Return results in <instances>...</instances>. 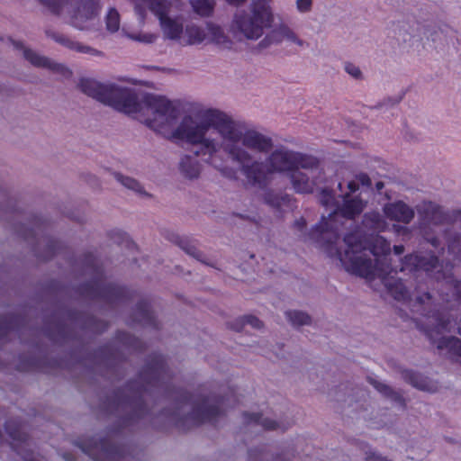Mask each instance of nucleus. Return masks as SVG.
<instances>
[{
    "label": "nucleus",
    "mask_w": 461,
    "mask_h": 461,
    "mask_svg": "<svg viewBox=\"0 0 461 461\" xmlns=\"http://www.w3.org/2000/svg\"><path fill=\"white\" fill-rule=\"evenodd\" d=\"M171 380L166 357L157 353L149 355L137 377L113 393V405L124 414L107 429L104 437L78 438L77 445L93 461H128L129 447L119 442L123 429L148 415L144 395L153 389L167 390Z\"/></svg>",
    "instance_id": "1"
},
{
    "label": "nucleus",
    "mask_w": 461,
    "mask_h": 461,
    "mask_svg": "<svg viewBox=\"0 0 461 461\" xmlns=\"http://www.w3.org/2000/svg\"><path fill=\"white\" fill-rule=\"evenodd\" d=\"M365 206L366 203L359 196L351 197L349 194H345L343 203L338 205L328 218L322 216L307 233V237L330 257L338 256L347 272L366 279H373L375 276L381 278L388 286L390 293L394 294V298L400 300L403 298V284L399 281L393 289V285L386 282V276L391 272L390 266L379 258L373 264L366 254V250H370L374 256L387 254L390 251V244L384 239L377 237L370 243L366 236L352 231L344 236L343 240L347 249L343 255L336 246L340 236L334 223L337 215L339 214L347 220H354L362 213Z\"/></svg>",
    "instance_id": "2"
},
{
    "label": "nucleus",
    "mask_w": 461,
    "mask_h": 461,
    "mask_svg": "<svg viewBox=\"0 0 461 461\" xmlns=\"http://www.w3.org/2000/svg\"><path fill=\"white\" fill-rule=\"evenodd\" d=\"M78 87L86 95L127 114L150 112L152 118L143 122L154 131L165 135L178 116V111L165 96L147 94L141 102L131 89L114 84L105 85L92 78H81Z\"/></svg>",
    "instance_id": "3"
},
{
    "label": "nucleus",
    "mask_w": 461,
    "mask_h": 461,
    "mask_svg": "<svg viewBox=\"0 0 461 461\" xmlns=\"http://www.w3.org/2000/svg\"><path fill=\"white\" fill-rule=\"evenodd\" d=\"M201 122L197 123L190 115L185 116L178 127L172 132L171 138L185 140L188 143L201 142L210 128L215 129L222 138V149L230 143L260 153H268L273 148V140L255 130L243 131L241 123L234 122L226 113L216 110L207 109L200 114Z\"/></svg>",
    "instance_id": "4"
},
{
    "label": "nucleus",
    "mask_w": 461,
    "mask_h": 461,
    "mask_svg": "<svg viewBox=\"0 0 461 461\" xmlns=\"http://www.w3.org/2000/svg\"><path fill=\"white\" fill-rule=\"evenodd\" d=\"M225 401L229 399L221 395H194L181 390L178 392L175 410L171 412L163 410L162 414L172 420L179 429L187 430L203 423H214L221 415Z\"/></svg>",
    "instance_id": "5"
},
{
    "label": "nucleus",
    "mask_w": 461,
    "mask_h": 461,
    "mask_svg": "<svg viewBox=\"0 0 461 461\" xmlns=\"http://www.w3.org/2000/svg\"><path fill=\"white\" fill-rule=\"evenodd\" d=\"M83 265L86 270L91 271L95 276L92 280L77 287V292L82 297L111 303L127 302L135 298V292L129 287L105 283L104 269L93 253L88 252L84 255Z\"/></svg>",
    "instance_id": "6"
},
{
    "label": "nucleus",
    "mask_w": 461,
    "mask_h": 461,
    "mask_svg": "<svg viewBox=\"0 0 461 461\" xmlns=\"http://www.w3.org/2000/svg\"><path fill=\"white\" fill-rule=\"evenodd\" d=\"M271 0H254L250 13L239 12L233 19L234 26L249 40L262 36L264 29L271 27L274 16L268 2Z\"/></svg>",
    "instance_id": "7"
},
{
    "label": "nucleus",
    "mask_w": 461,
    "mask_h": 461,
    "mask_svg": "<svg viewBox=\"0 0 461 461\" xmlns=\"http://www.w3.org/2000/svg\"><path fill=\"white\" fill-rule=\"evenodd\" d=\"M200 144V149L194 151V157L190 155H185L180 161V171L183 176L189 179L197 178L201 173V165L197 161L196 158L200 156H206L203 158L206 163L212 165L218 170H220L224 176L228 177H235L236 172L229 167H223L222 162L218 158L217 144L213 140H209L203 136V140Z\"/></svg>",
    "instance_id": "8"
},
{
    "label": "nucleus",
    "mask_w": 461,
    "mask_h": 461,
    "mask_svg": "<svg viewBox=\"0 0 461 461\" xmlns=\"http://www.w3.org/2000/svg\"><path fill=\"white\" fill-rule=\"evenodd\" d=\"M224 152L241 166V172L250 185L261 188L267 185V172L263 162L251 161V155L235 143L225 145Z\"/></svg>",
    "instance_id": "9"
},
{
    "label": "nucleus",
    "mask_w": 461,
    "mask_h": 461,
    "mask_svg": "<svg viewBox=\"0 0 461 461\" xmlns=\"http://www.w3.org/2000/svg\"><path fill=\"white\" fill-rule=\"evenodd\" d=\"M102 9L99 0H79L71 17V24L79 30L88 28V23L95 19Z\"/></svg>",
    "instance_id": "10"
},
{
    "label": "nucleus",
    "mask_w": 461,
    "mask_h": 461,
    "mask_svg": "<svg viewBox=\"0 0 461 461\" xmlns=\"http://www.w3.org/2000/svg\"><path fill=\"white\" fill-rule=\"evenodd\" d=\"M270 172H291L295 170V151L285 147L275 149L267 158Z\"/></svg>",
    "instance_id": "11"
},
{
    "label": "nucleus",
    "mask_w": 461,
    "mask_h": 461,
    "mask_svg": "<svg viewBox=\"0 0 461 461\" xmlns=\"http://www.w3.org/2000/svg\"><path fill=\"white\" fill-rule=\"evenodd\" d=\"M26 325L27 320L22 314L8 313L0 315V342L5 341L13 331L22 332Z\"/></svg>",
    "instance_id": "12"
},
{
    "label": "nucleus",
    "mask_w": 461,
    "mask_h": 461,
    "mask_svg": "<svg viewBox=\"0 0 461 461\" xmlns=\"http://www.w3.org/2000/svg\"><path fill=\"white\" fill-rule=\"evenodd\" d=\"M23 56L26 60L35 67L49 68L53 72L61 74L65 77L72 76V71L62 64L55 63L50 59L41 56L30 49L23 50Z\"/></svg>",
    "instance_id": "13"
},
{
    "label": "nucleus",
    "mask_w": 461,
    "mask_h": 461,
    "mask_svg": "<svg viewBox=\"0 0 461 461\" xmlns=\"http://www.w3.org/2000/svg\"><path fill=\"white\" fill-rule=\"evenodd\" d=\"M46 34L51 39H53L56 42L59 43L60 45L64 46L65 48L70 50H74L79 53L90 54L93 56H99L102 54L101 51L90 46H86L78 41H76L63 33L55 32L48 30L46 31Z\"/></svg>",
    "instance_id": "14"
},
{
    "label": "nucleus",
    "mask_w": 461,
    "mask_h": 461,
    "mask_svg": "<svg viewBox=\"0 0 461 461\" xmlns=\"http://www.w3.org/2000/svg\"><path fill=\"white\" fill-rule=\"evenodd\" d=\"M133 321L143 326L158 329V321L151 311V303L148 299L139 301L133 312Z\"/></svg>",
    "instance_id": "15"
},
{
    "label": "nucleus",
    "mask_w": 461,
    "mask_h": 461,
    "mask_svg": "<svg viewBox=\"0 0 461 461\" xmlns=\"http://www.w3.org/2000/svg\"><path fill=\"white\" fill-rule=\"evenodd\" d=\"M284 39H287L293 42H295L297 45L302 46L303 41L298 39L296 35L291 31L287 26L281 25L278 28L273 30L269 34H267L258 44L260 49H264L268 47L273 43H277L282 41Z\"/></svg>",
    "instance_id": "16"
},
{
    "label": "nucleus",
    "mask_w": 461,
    "mask_h": 461,
    "mask_svg": "<svg viewBox=\"0 0 461 461\" xmlns=\"http://www.w3.org/2000/svg\"><path fill=\"white\" fill-rule=\"evenodd\" d=\"M44 335L55 343H61L70 338V329L62 321H47L43 328Z\"/></svg>",
    "instance_id": "17"
},
{
    "label": "nucleus",
    "mask_w": 461,
    "mask_h": 461,
    "mask_svg": "<svg viewBox=\"0 0 461 461\" xmlns=\"http://www.w3.org/2000/svg\"><path fill=\"white\" fill-rule=\"evenodd\" d=\"M94 357L100 358L102 363L114 367L120 366L122 362L119 350L111 343H107L95 350Z\"/></svg>",
    "instance_id": "18"
},
{
    "label": "nucleus",
    "mask_w": 461,
    "mask_h": 461,
    "mask_svg": "<svg viewBox=\"0 0 461 461\" xmlns=\"http://www.w3.org/2000/svg\"><path fill=\"white\" fill-rule=\"evenodd\" d=\"M294 189L299 194H311L313 192L314 183L309 176L300 170H294L290 174Z\"/></svg>",
    "instance_id": "19"
},
{
    "label": "nucleus",
    "mask_w": 461,
    "mask_h": 461,
    "mask_svg": "<svg viewBox=\"0 0 461 461\" xmlns=\"http://www.w3.org/2000/svg\"><path fill=\"white\" fill-rule=\"evenodd\" d=\"M243 418L246 424L260 425L266 430H276L281 427V424H279L277 421L267 418H263L262 413L259 412L250 413L244 411Z\"/></svg>",
    "instance_id": "20"
},
{
    "label": "nucleus",
    "mask_w": 461,
    "mask_h": 461,
    "mask_svg": "<svg viewBox=\"0 0 461 461\" xmlns=\"http://www.w3.org/2000/svg\"><path fill=\"white\" fill-rule=\"evenodd\" d=\"M46 359L34 356L21 355L17 364V370L21 372H34L43 369Z\"/></svg>",
    "instance_id": "21"
},
{
    "label": "nucleus",
    "mask_w": 461,
    "mask_h": 461,
    "mask_svg": "<svg viewBox=\"0 0 461 461\" xmlns=\"http://www.w3.org/2000/svg\"><path fill=\"white\" fill-rule=\"evenodd\" d=\"M165 36L170 40H177L183 32V24L168 15L159 19Z\"/></svg>",
    "instance_id": "22"
},
{
    "label": "nucleus",
    "mask_w": 461,
    "mask_h": 461,
    "mask_svg": "<svg viewBox=\"0 0 461 461\" xmlns=\"http://www.w3.org/2000/svg\"><path fill=\"white\" fill-rule=\"evenodd\" d=\"M5 430L14 441L25 443L28 440V434L20 421L13 419L7 420L5 423Z\"/></svg>",
    "instance_id": "23"
},
{
    "label": "nucleus",
    "mask_w": 461,
    "mask_h": 461,
    "mask_svg": "<svg viewBox=\"0 0 461 461\" xmlns=\"http://www.w3.org/2000/svg\"><path fill=\"white\" fill-rule=\"evenodd\" d=\"M115 339L126 348L141 352L145 348L144 343L137 337L126 331H118Z\"/></svg>",
    "instance_id": "24"
},
{
    "label": "nucleus",
    "mask_w": 461,
    "mask_h": 461,
    "mask_svg": "<svg viewBox=\"0 0 461 461\" xmlns=\"http://www.w3.org/2000/svg\"><path fill=\"white\" fill-rule=\"evenodd\" d=\"M246 325H249L254 329L260 330L263 328V322L254 315H244L229 323L230 330L241 331Z\"/></svg>",
    "instance_id": "25"
},
{
    "label": "nucleus",
    "mask_w": 461,
    "mask_h": 461,
    "mask_svg": "<svg viewBox=\"0 0 461 461\" xmlns=\"http://www.w3.org/2000/svg\"><path fill=\"white\" fill-rule=\"evenodd\" d=\"M167 239H168L171 242L178 245L188 255H191L192 257L200 260L202 253L194 244L191 243L187 238L180 237L177 234L171 233L170 235L167 236Z\"/></svg>",
    "instance_id": "26"
},
{
    "label": "nucleus",
    "mask_w": 461,
    "mask_h": 461,
    "mask_svg": "<svg viewBox=\"0 0 461 461\" xmlns=\"http://www.w3.org/2000/svg\"><path fill=\"white\" fill-rule=\"evenodd\" d=\"M207 31L211 41L215 44L223 47H230L231 45V41L219 25L213 24L212 23H208Z\"/></svg>",
    "instance_id": "27"
},
{
    "label": "nucleus",
    "mask_w": 461,
    "mask_h": 461,
    "mask_svg": "<svg viewBox=\"0 0 461 461\" xmlns=\"http://www.w3.org/2000/svg\"><path fill=\"white\" fill-rule=\"evenodd\" d=\"M411 264L414 265L416 268L430 271L437 267L438 259L434 257H430L429 258H419L418 256L405 257V265Z\"/></svg>",
    "instance_id": "28"
},
{
    "label": "nucleus",
    "mask_w": 461,
    "mask_h": 461,
    "mask_svg": "<svg viewBox=\"0 0 461 461\" xmlns=\"http://www.w3.org/2000/svg\"><path fill=\"white\" fill-rule=\"evenodd\" d=\"M109 237L111 240L116 243L119 246L125 247L128 249L133 250L137 249V245L135 242L130 238V236L121 230H113L109 232Z\"/></svg>",
    "instance_id": "29"
},
{
    "label": "nucleus",
    "mask_w": 461,
    "mask_h": 461,
    "mask_svg": "<svg viewBox=\"0 0 461 461\" xmlns=\"http://www.w3.org/2000/svg\"><path fill=\"white\" fill-rule=\"evenodd\" d=\"M409 380L410 384L412 386L420 390L429 393H433L438 390V384L435 382L428 379L427 377H423L420 375H411Z\"/></svg>",
    "instance_id": "30"
},
{
    "label": "nucleus",
    "mask_w": 461,
    "mask_h": 461,
    "mask_svg": "<svg viewBox=\"0 0 461 461\" xmlns=\"http://www.w3.org/2000/svg\"><path fill=\"white\" fill-rule=\"evenodd\" d=\"M319 164V160L315 157L295 151V170H299V167L317 169Z\"/></svg>",
    "instance_id": "31"
},
{
    "label": "nucleus",
    "mask_w": 461,
    "mask_h": 461,
    "mask_svg": "<svg viewBox=\"0 0 461 461\" xmlns=\"http://www.w3.org/2000/svg\"><path fill=\"white\" fill-rule=\"evenodd\" d=\"M194 11L203 17H209L214 10L213 0H190Z\"/></svg>",
    "instance_id": "32"
},
{
    "label": "nucleus",
    "mask_w": 461,
    "mask_h": 461,
    "mask_svg": "<svg viewBox=\"0 0 461 461\" xmlns=\"http://www.w3.org/2000/svg\"><path fill=\"white\" fill-rule=\"evenodd\" d=\"M384 212L390 220L403 221V201L386 204L384 208Z\"/></svg>",
    "instance_id": "33"
},
{
    "label": "nucleus",
    "mask_w": 461,
    "mask_h": 461,
    "mask_svg": "<svg viewBox=\"0 0 461 461\" xmlns=\"http://www.w3.org/2000/svg\"><path fill=\"white\" fill-rule=\"evenodd\" d=\"M419 211L420 213L424 214L425 219L438 221L441 217V209L439 206L430 203L425 202L420 207Z\"/></svg>",
    "instance_id": "34"
},
{
    "label": "nucleus",
    "mask_w": 461,
    "mask_h": 461,
    "mask_svg": "<svg viewBox=\"0 0 461 461\" xmlns=\"http://www.w3.org/2000/svg\"><path fill=\"white\" fill-rule=\"evenodd\" d=\"M185 34L188 38L187 42L191 45L203 42L206 36L204 31L196 25L186 26Z\"/></svg>",
    "instance_id": "35"
},
{
    "label": "nucleus",
    "mask_w": 461,
    "mask_h": 461,
    "mask_svg": "<svg viewBox=\"0 0 461 461\" xmlns=\"http://www.w3.org/2000/svg\"><path fill=\"white\" fill-rule=\"evenodd\" d=\"M150 11L159 19L167 16L169 3L167 0H147Z\"/></svg>",
    "instance_id": "36"
},
{
    "label": "nucleus",
    "mask_w": 461,
    "mask_h": 461,
    "mask_svg": "<svg viewBox=\"0 0 461 461\" xmlns=\"http://www.w3.org/2000/svg\"><path fill=\"white\" fill-rule=\"evenodd\" d=\"M285 315L293 326H302L311 322V317L301 311H287Z\"/></svg>",
    "instance_id": "37"
},
{
    "label": "nucleus",
    "mask_w": 461,
    "mask_h": 461,
    "mask_svg": "<svg viewBox=\"0 0 461 461\" xmlns=\"http://www.w3.org/2000/svg\"><path fill=\"white\" fill-rule=\"evenodd\" d=\"M369 383L384 397L389 398L393 401H399L401 396L399 393H395L390 386L387 384L378 382L375 379L369 378Z\"/></svg>",
    "instance_id": "38"
},
{
    "label": "nucleus",
    "mask_w": 461,
    "mask_h": 461,
    "mask_svg": "<svg viewBox=\"0 0 461 461\" xmlns=\"http://www.w3.org/2000/svg\"><path fill=\"white\" fill-rule=\"evenodd\" d=\"M106 29L111 32H116L120 28V14L118 11L112 7L109 9L105 17Z\"/></svg>",
    "instance_id": "39"
},
{
    "label": "nucleus",
    "mask_w": 461,
    "mask_h": 461,
    "mask_svg": "<svg viewBox=\"0 0 461 461\" xmlns=\"http://www.w3.org/2000/svg\"><path fill=\"white\" fill-rule=\"evenodd\" d=\"M115 178L118 180V182H120L126 188L133 190L139 194H147L143 191V187L140 185V184L134 178L124 176L119 173L115 174Z\"/></svg>",
    "instance_id": "40"
},
{
    "label": "nucleus",
    "mask_w": 461,
    "mask_h": 461,
    "mask_svg": "<svg viewBox=\"0 0 461 461\" xmlns=\"http://www.w3.org/2000/svg\"><path fill=\"white\" fill-rule=\"evenodd\" d=\"M319 200L321 205L325 207H333L336 205V199L333 190L323 188L319 195Z\"/></svg>",
    "instance_id": "41"
},
{
    "label": "nucleus",
    "mask_w": 461,
    "mask_h": 461,
    "mask_svg": "<svg viewBox=\"0 0 461 461\" xmlns=\"http://www.w3.org/2000/svg\"><path fill=\"white\" fill-rule=\"evenodd\" d=\"M69 0H40L53 14H59L65 4Z\"/></svg>",
    "instance_id": "42"
},
{
    "label": "nucleus",
    "mask_w": 461,
    "mask_h": 461,
    "mask_svg": "<svg viewBox=\"0 0 461 461\" xmlns=\"http://www.w3.org/2000/svg\"><path fill=\"white\" fill-rule=\"evenodd\" d=\"M60 243L58 240H51L47 245V255L43 257L44 260H50L55 255L59 253Z\"/></svg>",
    "instance_id": "43"
},
{
    "label": "nucleus",
    "mask_w": 461,
    "mask_h": 461,
    "mask_svg": "<svg viewBox=\"0 0 461 461\" xmlns=\"http://www.w3.org/2000/svg\"><path fill=\"white\" fill-rule=\"evenodd\" d=\"M267 456L268 453L264 449H249V458L251 461H263L267 457Z\"/></svg>",
    "instance_id": "44"
},
{
    "label": "nucleus",
    "mask_w": 461,
    "mask_h": 461,
    "mask_svg": "<svg viewBox=\"0 0 461 461\" xmlns=\"http://www.w3.org/2000/svg\"><path fill=\"white\" fill-rule=\"evenodd\" d=\"M312 0H297L296 7L299 12L306 13L309 12L312 8Z\"/></svg>",
    "instance_id": "45"
},
{
    "label": "nucleus",
    "mask_w": 461,
    "mask_h": 461,
    "mask_svg": "<svg viewBox=\"0 0 461 461\" xmlns=\"http://www.w3.org/2000/svg\"><path fill=\"white\" fill-rule=\"evenodd\" d=\"M345 70L355 78H359L361 77V71L359 68L352 63H347L345 65Z\"/></svg>",
    "instance_id": "46"
},
{
    "label": "nucleus",
    "mask_w": 461,
    "mask_h": 461,
    "mask_svg": "<svg viewBox=\"0 0 461 461\" xmlns=\"http://www.w3.org/2000/svg\"><path fill=\"white\" fill-rule=\"evenodd\" d=\"M364 219L365 221H373L375 223V227H378V223L381 220L380 215L378 213L365 214Z\"/></svg>",
    "instance_id": "47"
},
{
    "label": "nucleus",
    "mask_w": 461,
    "mask_h": 461,
    "mask_svg": "<svg viewBox=\"0 0 461 461\" xmlns=\"http://www.w3.org/2000/svg\"><path fill=\"white\" fill-rule=\"evenodd\" d=\"M306 220L303 218V217H301L300 219L296 220L294 222V227L298 230V231H303L306 228Z\"/></svg>",
    "instance_id": "48"
},
{
    "label": "nucleus",
    "mask_w": 461,
    "mask_h": 461,
    "mask_svg": "<svg viewBox=\"0 0 461 461\" xmlns=\"http://www.w3.org/2000/svg\"><path fill=\"white\" fill-rule=\"evenodd\" d=\"M401 99H402L401 96H399L398 98H395V99L389 98L386 103L379 104L377 105V108L381 109L384 106H391V107H393L394 104H398L401 102Z\"/></svg>",
    "instance_id": "49"
},
{
    "label": "nucleus",
    "mask_w": 461,
    "mask_h": 461,
    "mask_svg": "<svg viewBox=\"0 0 461 461\" xmlns=\"http://www.w3.org/2000/svg\"><path fill=\"white\" fill-rule=\"evenodd\" d=\"M357 178L362 185L370 186L372 184L370 177L366 174H360Z\"/></svg>",
    "instance_id": "50"
},
{
    "label": "nucleus",
    "mask_w": 461,
    "mask_h": 461,
    "mask_svg": "<svg viewBox=\"0 0 461 461\" xmlns=\"http://www.w3.org/2000/svg\"><path fill=\"white\" fill-rule=\"evenodd\" d=\"M348 188L349 190L348 194H351L358 190V188H359L358 183H357L356 181H353V180L349 181L348 183Z\"/></svg>",
    "instance_id": "51"
},
{
    "label": "nucleus",
    "mask_w": 461,
    "mask_h": 461,
    "mask_svg": "<svg viewBox=\"0 0 461 461\" xmlns=\"http://www.w3.org/2000/svg\"><path fill=\"white\" fill-rule=\"evenodd\" d=\"M414 216V212L411 209H408L405 207V223H408Z\"/></svg>",
    "instance_id": "52"
},
{
    "label": "nucleus",
    "mask_w": 461,
    "mask_h": 461,
    "mask_svg": "<svg viewBox=\"0 0 461 461\" xmlns=\"http://www.w3.org/2000/svg\"><path fill=\"white\" fill-rule=\"evenodd\" d=\"M67 317L70 321H77L78 319V312H74V311H68Z\"/></svg>",
    "instance_id": "53"
},
{
    "label": "nucleus",
    "mask_w": 461,
    "mask_h": 461,
    "mask_svg": "<svg viewBox=\"0 0 461 461\" xmlns=\"http://www.w3.org/2000/svg\"><path fill=\"white\" fill-rule=\"evenodd\" d=\"M225 1L231 5L239 6V5H242L246 0H225Z\"/></svg>",
    "instance_id": "54"
},
{
    "label": "nucleus",
    "mask_w": 461,
    "mask_h": 461,
    "mask_svg": "<svg viewBox=\"0 0 461 461\" xmlns=\"http://www.w3.org/2000/svg\"><path fill=\"white\" fill-rule=\"evenodd\" d=\"M394 251L396 254H401L402 252H403V245L400 244V245L394 246Z\"/></svg>",
    "instance_id": "55"
},
{
    "label": "nucleus",
    "mask_w": 461,
    "mask_h": 461,
    "mask_svg": "<svg viewBox=\"0 0 461 461\" xmlns=\"http://www.w3.org/2000/svg\"><path fill=\"white\" fill-rule=\"evenodd\" d=\"M154 39L153 35H145L141 41L146 42H151Z\"/></svg>",
    "instance_id": "56"
},
{
    "label": "nucleus",
    "mask_w": 461,
    "mask_h": 461,
    "mask_svg": "<svg viewBox=\"0 0 461 461\" xmlns=\"http://www.w3.org/2000/svg\"><path fill=\"white\" fill-rule=\"evenodd\" d=\"M458 247V242H452L450 245H449V249H451L452 251H455Z\"/></svg>",
    "instance_id": "57"
},
{
    "label": "nucleus",
    "mask_w": 461,
    "mask_h": 461,
    "mask_svg": "<svg viewBox=\"0 0 461 461\" xmlns=\"http://www.w3.org/2000/svg\"><path fill=\"white\" fill-rule=\"evenodd\" d=\"M375 186H376V189L380 191L384 187V183L383 182H377Z\"/></svg>",
    "instance_id": "58"
},
{
    "label": "nucleus",
    "mask_w": 461,
    "mask_h": 461,
    "mask_svg": "<svg viewBox=\"0 0 461 461\" xmlns=\"http://www.w3.org/2000/svg\"><path fill=\"white\" fill-rule=\"evenodd\" d=\"M455 287H456V295H457L458 297H460V296H461V292H460V290H459V284H458V283H456V286H455Z\"/></svg>",
    "instance_id": "59"
},
{
    "label": "nucleus",
    "mask_w": 461,
    "mask_h": 461,
    "mask_svg": "<svg viewBox=\"0 0 461 461\" xmlns=\"http://www.w3.org/2000/svg\"><path fill=\"white\" fill-rule=\"evenodd\" d=\"M268 203L273 204V205H275V206H279L280 205L279 202L274 203V201H268Z\"/></svg>",
    "instance_id": "60"
},
{
    "label": "nucleus",
    "mask_w": 461,
    "mask_h": 461,
    "mask_svg": "<svg viewBox=\"0 0 461 461\" xmlns=\"http://www.w3.org/2000/svg\"><path fill=\"white\" fill-rule=\"evenodd\" d=\"M288 427H290V424H287V426L281 425L279 429H281L282 430H285Z\"/></svg>",
    "instance_id": "61"
},
{
    "label": "nucleus",
    "mask_w": 461,
    "mask_h": 461,
    "mask_svg": "<svg viewBox=\"0 0 461 461\" xmlns=\"http://www.w3.org/2000/svg\"><path fill=\"white\" fill-rule=\"evenodd\" d=\"M431 243H432L434 246H437V245H438V240H437V239H433V240H431Z\"/></svg>",
    "instance_id": "62"
},
{
    "label": "nucleus",
    "mask_w": 461,
    "mask_h": 461,
    "mask_svg": "<svg viewBox=\"0 0 461 461\" xmlns=\"http://www.w3.org/2000/svg\"><path fill=\"white\" fill-rule=\"evenodd\" d=\"M304 461H312V458L309 456H306Z\"/></svg>",
    "instance_id": "63"
},
{
    "label": "nucleus",
    "mask_w": 461,
    "mask_h": 461,
    "mask_svg": "<svg viewBox=\"0 0 461 461\" xmlns=\"http://www.w3.org/2000/svg\"><path fill=\"white\" fill-rule=\"evenodd\" d=\"M282 200L285 202V200L289 201V196L288 195H285L282 197Z\"/></svg>",
    "instance_id": "64"
}]
</instances>
